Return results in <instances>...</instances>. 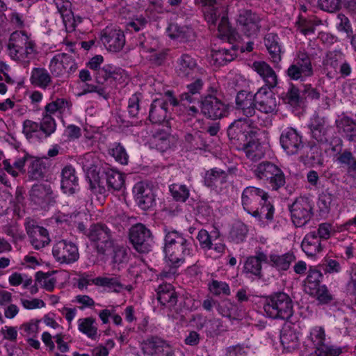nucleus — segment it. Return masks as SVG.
Instances as JSON below:
<instances>
[{"label": "nucleus", "instance_id": "nucleus-1", "mask_svg": "<svg viewBox=\"0 0 356 356\" xmlns=\"http://www.w3.org/2000/svg\"><path fill=\"white\" fill-rule=\"evenodd\" d=\"M228 135L238 140H250L244 146V152L248 158L252 161L261 159L268 147L266 142L261 143L258 138L259 129L251 125V120L248 119H239L234 121L228 129Z\"/></svg>", "mask_w": 356, "mask_h": 356}, {"label": "nucleus", "instance_id": "nucleus-2", "mask_svg": "<svg viewBox=\"0 0 356 356\" xmlns=\"http://www.w3.org/2000/svg\"><path fill=\"white\" fill-rule=\"evenodd\" d=\"M242 204L244 209L259 220L263 217L271 220L273 216V207L268 202L267 193L253 186L244 189L242 194Z\"/></svg>", "mask_w": 356, "mask_h": 356}, {"label": "nucleus", "instance_id": "nucleus-3", "mask_svg": "<svg viewBox=\"0 0 356 356\" xmlns=\"http://www.w3.org/2000/svg\"><path fill=\"white\" fill-rule=\"evenodd\" d=\"M263 309L267 317L288 320L293 314V301L288 294L277 293L264 300Z\"/></svg>", "mask_w": 356, "mask_h": 356}, {"label": "nucleus", "instance_id": "nucleus-4", "mask_svg": "<svg viewBox=\"0 0 356 356\" xmlns=\"http://www.w3.org/2000/svg\"><path fill=\"white\" fill-rule=\"evenodd\" d=\"M78 69L74 58L67 54H56L50 60L49 70L55 77L69 78Z\"/></svg>", "mask_w": 356, "mask_h": 356}, {"label": "nucleus", "instance_id": "nucleus-5", "mask_svg": "<svg viewBox=\"0 0 356 356\" xmlns=\"http://www.w3.org/2000/svg\"><path fill=\"white\" fill-rule=\"evenodd\" d=\"M52 255L60 264H70L76 261L79 257L77 245L67 240H59L52 247Z\"/></svg>", "mask_w": 356, "mask_h": 356}, {"label": "nucleus", "instance_id": "nucleus-6", "mask_svg": "<svg viewBox=\"0 0 356 356\" xmlns=\"http://www.w3.org/2000/svg\"><path fill=\"white\" fill-rule=\"evenodd\" d=\"M254 174L258 178L269 181L275 189L284 184V177L282 170L270 163L259 164L254 170Z\"/></svg>", "mask_w": 356, "mask_h": 356}, {"label": "nucleus", "instance_id": "nucleus-7", "mask_svg": "<svg viewBox=\"0 0 356 356\" xmlns=\"http://www.w3.org/2000/svg\"><path fill=\"white\" fill-rule=\"evenodd\" d=\"M312 206L310 200L306 197H299L292 204L290 211L291 219L296 227L305 225L312 216Z\"/></svg>", "mask_w": 356, "mask_h": 356}, {"label": "nucleus", "instance_id": "nucleus-8", "mask_svg": "<svg viewBox=\"0 0 356 356\" xmlns=\"http://www.w3.org/2000/svg\"><path fill=\"white\" fill-rule=\"evenodd\" d=\"M236 21L238 29L247 36H255L260 31L261 18L250 10H241Z\"/></svg>", "mask_w": 356, "mask_h": 356}, {"label": "nucleus", "instance_id": "nucleus-9", "mask_svg": "<svg viewBox=\"0 0 356 356\" xmlns=\"http://www.w3.org/2000/svg\"><path fill=\"white\" fill-rule=\"evenodd\" d=\"M172 106L177 104V99L173 97L171 92H167L165 96L153 101L149 111V120L153 123H161L165 121L167 117V105Z\"/></svg>", "mask_w": 356, "mask_h": 356}, {"label": "nucleus", "instance_id": "nucleus-10", "mask_svg": "<svg viewBox=\"0 0 356 356\" xmlns=\"http://www.w3.org/2000/svg\"><path fill=\"white\" fill-rule=\"evenodd\" d=\"M275 87L263 86L254 94L257 108L265 113H272L277 110V102L272 89Z\"/></svg>", "mask_w": 356, "mask_h": 356}, {"label": "nucleus", "instance_id": "nucleus-11", "mask_svg": "<svg viewBox=\"0 0 356 356\" xmlns=\"http://www.w3.org/2000/svg\"><path fill=\"white\" fill-rule=\"evenodd\" d=\"M133 194L137 205L143 210H148L155 204L154 192L147 183H136L133 188Z\"/></svg>", "mask_w": 356, "mask_h": 356}, {"label": "nucleus", "instance_id": "nucleus-12", "mask_svg": "<svg viewBox=\"0 0 356 356\" xmlns=\"http://www.w3.org/2000/svg\"><path fill=\"white\" fill-rule=\"evenodd\" d=\"M288 76L293 80H305L313 74L312 63L309 56L300 53L295 61L287 70Z\"/></svg>", "mask_w": 356, "mask_h": 356}, {"label": "nucleus", "instance_id": "nucleus-13", "mask_svg": "<svg viewBox=\"0 0 356 356\" xmlns=\"http://www.w3.org/2000/svg\"><path fill=\"white\" fill-rule=\"evenodd\" d=\"M201 111L208 118L217 119L226 115L228 107L216 96L208 95L201 102Z\"/></svg>", "mask_w": 356, "mask_h": 356}, {"label": "nucleus", "instance_id": "nucleus-14", "mask_svg": "<svg viewBox=\"0 0 356 356\" xmlns=\"http://www.w3.org/2000/svg\"><path fill=\"white\" fill-rule=\"evenodd\" d=\"M129 238L134 248L139 252H147L150 249L151 233L143 225L138 224L130 230Z\"/></svg>", "mask_w": 356, "mask_h": 356}, {"label": "nucleus", "instance_id": "nucleus-15", "mask_svg": "<svg viewBox=\"0 0 356 356\" xmlns=\"http://www.w3.org/2000/svg\"><path fill=\"white\" fill-rule=\"evenodd\" d=\"M83 169L86 171L88 178L90 179L92 188L95 184L104 186V182L99 179L100 174V161L95 153L86 154L81 160Z\"/></svg>", "mask_w": 356, "mask_h": 356}, {"label": "nucleus", "instance_id": "nucleus-16", "mask_svg": "<svg viewBox=\"0 0 356 356\" xmlns=\"http://www.w3.org/2000/svg\"><path fill=\"white\" fill-rule=\"evenodd\" d=\"M143 352L150 356H172V348L165 341L158 337H151L141 344Z\"/></svg>", "mask_w": 356, "mask_h": 356}, {"label": "nucleus", "instance_id": "nucleus-17", "mask_svg": "<svg viewBox=\"0 0 356 356\" xmlns=\"http://www.w3.org/2000/svg\"><path fill=\"white\" fill-rule=\"evenodd\" d=\"M101 41L108 51L117 52L124 47L125 38L120 30L106 27L102 33Z\"/></svg>", "mask_w": 356, "mask_h": 356}, {"label": "nucleus", "instance_id": "nucleus-18", "mask_svg": "<svg viewBox=\"0 0 356 356\" xmlns=\"http://www.w3.org/2000/svg\"><path fill=\"white\" fill-rule=\"evenodd\" d=\"M280 143L288 154H294L303 147L302 137L293 128H287L282 133Z\"/></svg>", "mask_w": 356, "mask_h": 356}, {"label": "nucleus", "instance_id": "nucleus-19", "mask_svg": "<svg viewBox=\"0 0 356 356\" xmlns=\"http://www.w3.org/2000/svg\"><path fill=\"white\" fill-rule=\"evenodd\" d=\"M171 252H168L167 247H164L165 260L166 264L172 268H177L184 263L186 256L193 254L192 245L172 246Z\"/></svg>", "mask_w": 356, "mask_h": 356}, {"label": "nucleus", "instance_id": "nucleus-20", "mask_svg": "<svg viewBox=\"0 0 356 356\" xmlns=\"http://www.w3.org/2000/svg\"><path fill=\"white\" fill-rule=\"evenodd\" d=\"M141 54L156 65H160L165 56L160 48L159 40L156 38H149L141 43Z\"/></svg>", "mask_w": 356, "mask_h": 356}, {"label": "nucleus", "instance_id": "nucleus-21", "mask_svg": "<svg viewBox=\"0 0 356 356\" xmlns=\"http://www.w3.org/2000/svg\"><path fill=\"white\" fill-rule=\"evenodd\" d=\"M99 179L104 182V186L99 184H95V188L97 186L100 188V192L105 189L106 186H107L109 189L120 190L124 184V175L113 169H108L101 175L99 174Z\"/></svg>", "mask_w": 356, "mask_h": 356}, {"label": "nucleus", "instance_id": "nucleus-22", "mask_svg": "<svg viewBox=\"0 0 356 356\" xmlns=\"http://www.w3.org/2000/svg\"><path fill=\"white\" fill-rule=\"evenodd\" d=\"M236 108L246 117H252L255 113L256 104L254 95L250 92L241 91L236 97Z\"/></svg>", "mask_w": 356, "mask_h": 356}, {"label": "nucleus", "instance_id": "nucleus-23", "mask_svg": "<svg viewBox=\"0 0 356 356\" xmlns=\"http://www.w3.org/2000/svg\"><path fill=\"white\" fill-rule=\"evenodd\" d=\"M78 188V179L75 170L70 165L65 166L61 173V189L64 193L73 194Z\"/></svg>", "mask_w": 356, "mask_h": 356}, {"label": "nucleus", "instance_id": "nucleus-24", "mask_svg": "<svg viewBox=\"0 0 356 356\" xmlns=\"http://www.w3.org/2000/svg\"><path fill=\"white\" fill-rule=\"evenodd\" d=\"M253 70L262 78L266 86L275 87L277 77L272 67L264 61H257L252 65Z\"/></svg>", "mask_w": 356, "mask_h": 356}, {"label": "nucleus", "instance_id": "nucleus-25", "mask_svg": "<svg viewBox=\"0 0 356 356\" xmlns=\"http://www.w3.org/2000/svg\"><path fill=\"white\" fill-rule=\"evenodd\" d=\"M28 233L30 242L35 250L43 248L50 243L49 232L42 227H33Z\"/></svg>", "mask_w": 356, "mask_h": 356}, {"label": "nucleus", "instance_id": "nucleus-26", "mask_svg": "<svg viewBox=\"0 0 356 356\" xmlns=\"http://www.w3.org/2000/svg\"><path fill=\"white\" fill-rule=\"evenodd\" d=\"M301 247L308 257H314L320 253L323 250L321 240L316 232H311L304 237Z\"/></svg>", "mask_w": 356, "mask_h": 356}, {"label": "nucleus", "instance_id": "nucleus-27", "mask_svg": "<svg viewBox=\"0 0 356 356\" xmlns=\"http://www.w3.org/2000/svg\"><path fill=\"white\" fill-rule=\"evenodd\" d=\"M88 237L92 241L97 243V248L99 244L104 248L108 245L111 247L112 241L111 240L109 230L107 227L101 225H95L91 227L88 233Z\"/></svg>", "mask_w": 356, "mask_h": 356}, {"label": "nucleus", "instance_id": "nucleus-28", "mask_svg": "<svg viewBox=\"0 0 356 356\" xmlns=\"http://www.w3.org/2000/svg\"><path fill=\"white\" fill-rule=\"evenodd\" d=\"M309 128L312 137L320 143L327 140L325 137L327 131V124L324 118L314 116L310 121Z\"/></svg>", "mask_w": 356, "mask_h": 356}, {"label": "nucleus", "instance_id": "nucleus-29", "mask_svg": "<svg viewBox=\"0 0 356 356\" xmlns=\"http://www.w3.org/2000/svg\"><path fill=\"white\" fill-rule=\"evenodd\" d=\"M236 56L234 49L228 50L225 48L213 49L210 54V63L215 66L224 65L233 60Z\"/></svg>", "mask_w": 356, "mask_h": 356}, {"label": "nucleus", "instance_id": "nucleus-30", "mask_svg": "<svg viewBox=\"0 0 356 356\" xmlns=\"http://www.w3.org/2000/svg\"><path fill=\"white\" fill-rule=\"evenodd\" d=\"M157 299L163 305L171 306L177 302L174 287L170 284H161L157 289Z\"/></svg>", "mask_w": 356, "mask_h": 356}, {"label": "nucleus", "instance_id": "nucleus-31", "mask_svg": "<svg viewBox=\"0 0 356 356\" xmlns=\"http://www.w3.org/2000/svg\"><path fill=\"white\" fill-rule=\"evenodd\" d=\"M336 124L339 131L344 134L348 140L356 137V122L349 117L342 115L336 120Z\"/></svg>", "mask_w": 356, "mask_h": 356}, {"label": "nucleus", "instance_id": "nucleus-32", "mask_svg": "<svg viewBox=\"0 0 356 356\" xmlns=\"http://www.w3.org/2000/svg\"><path fill=\"white\" fill-rule=\"evenodd\" d=\"M98 251L110 257L113 262L115 264H121L126 259V252L123 248L115 246L113 242H111V245L104 247L99 244L98 246Z\"/></svg>", "mask_w": 356, "mask_h": 356}, {"label": "nucleus", "instance_id": "nucleus-33", "mask_svg": "<svg viewBox=\"0 0 356 356\" xmlns=\"http://www.w3.org/2000/svg\"><path fill=\"white\" fill-rule=\"evenodd\" d=\"M196 67V60L188 54H184L177 60L176 71L179 76H186L193 72Z\"/></svg>", "mask_w": 356, "mask_h": 356}, {"label": "nucleus", "instance_id": "nucleus-34", "mask_svg": "<svg viewBox=\"0 0 356 356\" xmlns=\"http://www.w3.org/2000/svg\"><path fill=\"white\" fill-rule=\"evenodd\" d=\"M31 83L39 88H47L51 82V77L44 68H33L30 77Z\"/></svg>", "mask_w": 356, "mask_h": 356}, {"label": "nucleus", "instance_id": "nucleus-35", "mask_svg": "<svg viewBox=\"0 0 356 356\" xmlns=\"http://www.w3.org/2000/svg\"><path fill=\"white\" fill-rule=\"evenodd\" d=\"M78 330L91 339L97 337V326L95 320L92 317L81 318L77 321Z\"/></svg>", "mask_w": 356, "mask_h": 356}, {"label": "nucleus", "instance_id": "nucleus-36", "mask_svg": "<svg viewBox=\"0 0 356 356\" xmlns=\"http://www.w3.org/2000/svg\"><path fill=\"white\" fill-rule=\"evenodd\" d=\"M33 44V42L26 33L22 31H15L10 35L8 41V54L10 55V52L13 51V50H17L19 49V48L23 47L24 45L29 46Z\"/></svg>", "mask_w": 356, "mask_h": 356}, {"label": "nucleus", "instance_id": "nucleus-37", "mask_svg": "<svg viewBox=\"0 0 356 356\" xmlns=\"http://www.w3.org/2000/svg\"><path fill=\"white\" fill-rule=\"evenodd\" d=\"M167 34L172 39L184 41L193 37V30L186 26H179L177 24H170L167 28Z\"/></svg>", "mask_w": 356, "mask_h": 356}, {"label": "nucleus", "instance_id": "nucleus-38", "mask_svg": "<svg viewBox=\"0 0 356 356\" xmlns=\"http://www.w3.org/2000/svg\"><path fill=\"white\" fill-rule=\"evenodd\" d=\"M337 199L330 193H323L318 198V207L323 213H328L337 209Z\"/></svg>", "mask_w": 356, "mask_h": 356}, {"label": "nucleus", "instance_id": "nucleus-39", "mask_svg": "<svg viewBox=\"0 0 356 356\" xmlns=\"http://www.w3.org/2000/svg\"><path fill=\"white\" fill-rule=\"evenodd\" d=\"M295 257L292 254L286 253L282 255L271 254L270 263L272 266L277 270L282 271L289 269L291 264L294 261Z\"/></svg>", "mask_w": 356, "mask_h": 356}, {"label": "nucleus", "instance_id": "nucleus-40", "mask_svg": "<svg viewBox=\"0 0 356 356\" xmlns=\"http://www.w3.org/2000/svg\"><path fill=\"white\" fill-rule=\"evenodd\" d=\"M266 259L267 257L264 253H259L255 257H248L244 265L245 273L259 275L261 269V263Z\"/></svg>", "mask_w": 356, "mask_h": 356}, {"label": "nucleus", "instance_id": "nucleus-41", "mask_svg": "<svg viewBox=\"0 0 356 356\" xmlns=\"http://www.w3.org/2000/svg\"><path fill=\"white\" fill-rule=\"evenodd\" d=\"M325 341V332L323 327L315 326L309 330V335L307 337L305 346L312 349L317 345Z\"/></svg>", "mask_w": 356, "mask_h": 356}, {"label": "nucleus", "instance_id": "nucleus-42", "mask_svg": "<svg viewBox=\"0 0 356 356\" xmlns=\"http://www.w3.org/2000/svg\"><path fill=\"white\" fill-rule=\"evenodd\" d=\"M192 245L191 243L188 241L182 234L176 232H168L165 237V246L167 247L168 252H171L172 246H185Z\"/></svg>", "mask_w": 356, "mask_h": 356}, {"label": "nucleus", "instance_id": "nucleus-43", "mask_svg": "<svg viewBox=\"0 0 356 356\" xmlns=\"http://www.w3.org/2000/svg\"><path fill=\"white\" fill-rule=\"evenodd\" d=\"M277 38V35L273 33H268L264 38L265 45L274 62H278L281 59V49Z\"/></svg>", "mask_w": 356, "mask_h": 356}, {"label": "nucleus", "instance_id": "nucleus-44", "mask_svg": "<svg viewBox=\"0 0 356 356\" xmlns=\"http://www.w3.org/2000/svg\"><path fill=\"white\" fill-rule=\"evenodd\" d=\"M218 31L222 38L227 39L229 43L238 42L240 36L229 24L228 19L222 17L218 25Z\"/></svg>", "mask_w": 356, "mask_h": 356}, {"label": "nucleus", "instance_id": "nucleus-45", "mask_svg": "<svg viewBox=\"0 0 356 356\" xmlns=\"http://www.w3.org/2000/svg\"><path fill=\"white\" fill-rule=\"evenodd\" d=\"M227 174L225 171L213 168L205 174L204 182L209 187L217 186L226 181Z\"/></svg>", "mask_w": 356, "mask_h": 356}, {"label": "nucleus", "instance_id": "nucleus-46", "mask_svg": "<svg viewBox=\"0 0 356 356\" xmlns=\"http://www.w3.org/2000/svg\"><path fill=\"white\" fill-rule=\"evenodd\" d=\"M280 341L283 348L288 352L296 350L299 345L297 334L292 330H284L280 335Z\"/></svg>", "mask_w": 356, "mask_h": 356}, {"label": "nucleus", "instance_id": "nucleus-47", "mask_svg": "<svg viewBox=\"0 0 356 356\" xmlns=\"http://www.w3.org/2000/svg\"><path fill=\"white\" fill-rule=\"evenodd\" d=\"M22 131L26 138L32 142L40 139L42 133L39 124L30 120H26L23 122Z\"/></svg>", "mask_w": 356, "mask_h": 356}, {"label": "nucleus", "instance_id": "nucleus-48", "mask_svg": "<svg viewBox=\"0 0 356 356\" xmlns=\"http://www.w3.org/2000/svg\"><path fill=\"white\" fill-rule=\"evenodd\" d=\"M346 230V225H334L329 223H322L319 225L317 236L321 239H328L334 236L336 233H339Z\"/></svg>", "mask_w": 356, "mask_h": 356}, {"label": "nucleus", "instance_id": "nucleus-49", "mask_svg": "<svg viewBox=\"0 0 356 356\" xmlns=\"http://www.w3.org/2000/svg\"><path fill=\"white\" fill-rule=\"evenodd\" d=\"M34 51V45H24L23 47L19 48L17 50H13L10 52V58L16 61L29 63Z\"/></svg>", "mask_w": 356, "mask_h": 356}, {"label": "nucleus", "instance_id": "nucleus-50", "mask_svg": "<svg viewBox=\"0 0 356 356\" xmlns=\"http://www.w3.org/2000/svg\"><path fill=\"white\" fill-rule=\"evenodd\" d=\"M122 70L112 65H105L101 69H99L97 73L96 79L99 83H103L109 79H116L119 74H121Z\"/></svg>", "mask_w": 356, "mask_h": 356}, {"label": "nucleus", "instance_id": "nucleus-51", "mask_svg": "<svg viewBox=\"0 0 356 356\" xmlns=\"http://www.w3.org/2000/svg\"><path fill=\"white\" fill-rule=\"evenodd\" d=\"M30 156L29 155H26L24 157L17 159L13 163V165H11L8 160H3V168L8 173L15 177L18 176L19 172H23L24 167L26 163H28V158Z\"/></svg>", "mask_w": 356, "mask_h": 356}, {"label": "nucleus", "instance_id": "nucleus-52", "mask_svg": "<svg viewBox=\"0 0 356 356\" xmlns=\"http://www.w3.org/2000/svg\"><path fill=\"white\" fill-rule=\"evenodd\" d=\"M28 174L31 179H38L42 177L44 166L40 159L30 156L28 158Z\"/></svg>", "mask_w": 356, "mask_h": 356}, {"label": "nucleus", "instance_id": "nucleus-53", "mask_svg": "<svg viewBox=\"0 0 356 356\" xmlns=\"http://www.w3.org/2000/svg\"><path fill=\"white\" fill-rule=\"evenodd\" d=\"M316 356H338L342 353V348L335 346H329L322 342L312 348Z\"/></svg>", "mask_w": 356, "mask_h": 356}, {"label": "nucleus", "instance_id": "nucleus-54", "mask_svg": "<svg viewBox=\"0 0 356 356\" xmlns=\"http://www.w3.org/2000/svg\"><path fill=\"white\" fill-rule=\"evenodd\" d=\"M41 320L31 319L30 321L22 323L19 326L21 334L25 337H35L39 332V325Z\"/></svg>", "mask_w": 356, "mask_h": 356}, {"label": "nucleus", "instance_id": "nucleus-55", "mask_svg": "<svg viewBox=\"0 0 356 356\" xmlns=\"http://www.w3.org/2000/svg\"><path fill=\"white\" fill-rule=\"evenodd\" d=\"M248 233L247 226L241 222L234 223L229 232V237L235 243H240L245 240Z\"/></svg>", "mask_w": 356, "mask_h": 356}, {"label": "nucleus", "instance_id": "nucleus-56", "mask_svg": "<svg viewBox=\"0 0 356 356\" xmlns=\"http://www.w3.org/2000/svg\"><path fill=\"white\" fill-rule=\"evenodd\" d=\"M39 125L42 132H43L46 136H49L54 133L56 129V123L54 118L53 116L45 113H42Z\"/></svg>", "mask_w": 356, "mask_h": 356}, {"label": "nucleus", "instance_id": "nucleus-57", "mask_svg": "<svg viewBox=\"0 0 356 356\" xmlns=\"http://www.w3.org/2000/svg\"><path fill=\"white\" fill-rule=\"evenodd\" d=\"M66 108H68V102L64 99L58 98L47 104L44 107L43 113L53 116L57 112L60 113H63Z\"/></svg>", "mask_w": 356, "mask_h": 356}, {"label": "nucleus", "instance_id": "nucleus-58", "mask_svg": "<svg viewBox=\"0 0 356 356\" xmlns=\"http://www.w3.org/2000/svg\"><path fill=\"white\" fill-rule=\"evenodd\" d=\"M109 154L115 159L116 161L122 165L128 163L129 156L126 149L120 144L115 143L109 148Z\"/></svg>", "mask_w": 356, "mask_h": 356}, {"label": "nucleus", "instance_id": "nucleus-59", "mask_svg": "<svg viewBox=\"0 0 356 356\" xmlns=\"http://www.w3.org/2000/svg\"><path fill=\"white\" fill-rule=\"evenodd\" d=\"M344 60V56L341 51H330L324 61L325 67L333 69L334 71Z\"/></svg>", "mask_w": 356, "mask_h": 356}, {"label": "nucleus", "instance_id": "nucleus-60", "mask_svg": "<svg viewBox=\"0 0 356 356\" xmlns=\"http://www.w3.org/2000/svg\"><path fill=\"white\" fill-rule=\"evenodd\" d=\"M8 282L10 285L16 286L22 284L24 289H26L31 284L33 280L31 277L25 274L19 273H13L8 277Z\"/></svg>", "mask_w": 356, "mask_h": 356}, {"label": "nucleus", "instance_id": "nucleus-61", "mask_svg": "<svg viewBox=\"0 0 356 356\" xmlns=\"http://www.w3.org/2000/svg\"><path fill=\"white\" fill-rule=\"evenodd\" d=\"M36 280L41 287L49 291L54 290L56 283V280L54 277L42 272L37 273Z\"/></svg>", "mask_w": 356, "mask_h": 356}, {"label": "nucleus", "instance_id": "nucleus-62", "mask_svg": "<svg viewBox=\"0 0 356 356\" xmlns=\"http://www.w3.org/2000/svg\"><path fill=\"white\" fill-rule=\"evenodd\" d=\"M342 0H318L317 6L323 11L333 13L341 8Z\"/></svg>", "mask_w": 356, "mask_h": 356}, {"label": "nucleus", "instance_id": "nucleus-63", "mask_svg": "<svg viewBox=\"0 0 356 356\" xmlns=\"http://www.w3.org/2000/svg\"><path fill=\"white\" fill-rule=\"evenodd\" d=\"M170 191L175 199L184 202L189 196V191L185 185L173 184L170 186Z\"/></svg>", "mask_w": 356, "mask_h": 356}, {"label": "nucleus", "instance_id": "nucleus-64", "mask_svg": "<svg viewBox=\"0 0 356 356\" xmlns=\"http://www.w3.org/2000/svg\"><path fill=\"white\" fill-rule=\"evenodd\" d=\"M54 3L63 17V22L70 21L72 15V13L70 10V2L68 0H54Z\"/></svg>", "mask_w": 356, "mask_h": 356}]
</instances>
